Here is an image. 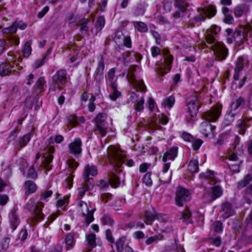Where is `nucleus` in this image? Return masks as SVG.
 Segmentation results:
<instances>
[{"mask_svg": "<svg viewBox=\"0 0 252 252\" xmlns=\"http://www.w3.org/2000/svg\"><path fill=\"white\" fill-rule=\"evenodd\" d=\"M108 155L111 164L115 167L120 168L124 163H126L129 167H132L134 165V161L132 159L126 160L123 152L115 147H109Z\"/></svg>", "mask_w": 252, "mask_h": 252, "instance_id": "obj_1", "label": "nucleus"}, {"mask_svg": "<svg viewBox=\"0 0 252 252\" xmlns=\"http://www.w3.org/2000/svg\"><path fill=\"white\" fill-rule=\"evenodd\" d=\"M67 71L65 69H60L52 76L49 82V89L55 92L57 89L61 90V86L67 82Z\"/></svg>", "mask_w": 252, "mask_h": 252, "instance_id": "obj_2", "label": "nucleus"}, {"mask_svg": "<svg viewBox=\"0 0 252 252\" xmlns=\"http://www.w3.org/2000/svg\"><path fill=\"white\" fill-rule=\"evenodd\" d=\"M209 40L207 47L213 51L216 59L219 61L225 60L228 55V50L225 45L218 40L212 41L210 38Z\"/></svg>", "mask_w": 252, "mask_h": 252, "instance_id": "obj_3", "label": "nucleus"}, {"mask_svg": "<svg viewBox=\"0 0 252 252\" xmlns=\"http://www.w3.org/2000/svg\"><path fill=\"white\" fill-rule=\"evenodd\" d=\"M162 53L164 56V63L157 64L156 68L157 73L160 76H164L170 70L173 58V56L169 54L168 49H164Z\"/></svg>", "mask_w": 252, "mask_h": 252, "instance_id": "obj_4", "label": "nucleus"}, {"mask_svg": "<svg viewBox=\"0 0 252 252\" xmlns=\"http://www.w3.org/2000/svg\"><path fill=\"white\" fill-rule=\"evenodd\" d=\"M222 107V105L220 103L213 106L202 114L203 119L210 123L217 121L221 114Z\"/></svg>", "mask_w": 252, "mask_h": 252, "instance_id": "obj_5", "label": "nucleus"}, {"mask_svg": "<svg viewBox=\"0 0 252 252\" xmlns=\"http://www.w3.org/2000/svg\"><path fill=\"white\" fill-rule=\"evenodd\" d=\"M43 207L44 204L42 203L38 202L34 204L33 200H30L25 205V208L32 212L34 217L38 220L44 218V216L41 212Z\"/></svg>", "mask_w": 252, "mask_h": 252, "instance_id": "obj_6", "label": "nucleus"}, {"mask_svg": "<svg viewBox=\"0 0 252 252\" xmlns=\"http://www.w3.org/2000/svg\"><path fill=\"white\" fill-rule=\"evenodd\" d=\"M198 11L199 14L194 17V20L196 22L204 21L205 20L204 15L209 18L214 17L216 14L217 9L215 6L209 5L199 8Z\"/></svg>", "mask_w": 252, "mask_h": 252, "instance_id": "obj_7", "label": "nucleus"}, {"mask_svg": "<svg viewBox=\"0 0 252 252\" xmlns=\"http://www.w3.org/2000/svg\"><path fill=\"white\" fill-rule=\"evenodd\" d=\"M191 199L190 194L188 190L183 188L178 189L176 192L175 202L177 205L183 206L185 203Z\"/></svg>", "mask_w": 252, "mask_h": 252, "instance_id": "obj_8", "label": "nucleus"}, {"mask_svg": "<svg viewBox=\"0 0 252 252\" xmlns=\"http://www.w3.org/2000/svg\"><path fill=\"white\" fill-rule=\"evenodd\" d=\"M106 115L104 113H99L95 118L96 129L102 136H105L107 133V124L105 121Z\"/></svg>", "mask_w": 252, "mask_h": 252, "instance_id": "obj_9", "label": "nucleus"}, {"mask_svg": "<svg viewBox=\"0 0 252 252\" xmlns=\"http://www.w3.org/2000/svg\"><path fill=\"white\" fill-rule=\"evenodd\" d=\"M248 64L249 61L246 57L241 56L238 58L235 62V67L233 75V78L235 80H238L239 79L241 71L244 67L247 66Z\"/></svg>", "mask_w": 252, "mask_h": 252, "instance_id": "obj_10", "label": "nucleus"}, {"mask_svg": "<svg viewBox=\"0 0 252 252\" xmlns=\"http://www.w3.org/2000/svg\"><path fill=\"white\" fill-rule=\"evenodd\" d=\"M109 179L108 181L100 180L99 182L98 186L101 189H104L108 187L109 184H111L115 188L118 187L120 184L119 176L114 172H111L109 175Z\"/></svg>", "mask_w": 252, "mask_h": 252, "instance_id": "obj_11", "label": "nucleus"}, {"mask_svg": "<svg viewBox=\"0 0 252 252\" xmlns=\"http://www.w3.org/2000/svg\"><path fill=\"white\" fill-rule=\"evenodd\" d=\"M135 70V67H130L128 71L127 78L128 81L133 83L139 91L145 92L146 90V87L142 80H137L136 79L134 74Z\"/></svg>", "mask_w": 252, "mask_h": 252, "instance_id": "obj_12", "label": "nucleus"}, {"mask_svg": "<svg viewBox=\"0 0 252 252\" xmlns=\"http://www.w3.org/2000/svg\"><path fill=\"white\" fill-rule=\"evenodd\" d=\"M216 127L207 121H203L199 126V130L206 137L213 138L215 135Z\"/></svg>", "mask_w": 252, "mask_h": 252, "instance_id": "obj_13", "label": "nucleus"}, {"mask_svg": "<svg viewBox=\"0 0 252 252\" xmlns=\"http://www.w3.org/2000/svg\"><path fill=\"white\" fill-rule=\"evenodd\" d=\"M189 112L191 116H195L199 109V102L196 94H193L187 100Z\"/></svg>", "mask_w": 252, "mask_h": 252, "instance_id": "obj_14", "label": "nucleus"}, {"mask_svg": "<svg viewBox=\"0 0 252 252\" xmlns=\"http://www.w3.org/2000/svg\"><path fill=\"white\" fill-rule=\"evenodd\" d=\"M82 141L79 138H77L68 145L69 153L78 158L82 153Z\"/></svg>", "mask_w": 252, "mask_h": 252, "instance_id": "obj_15", "label": "nucleus"}, {"mask_svg": "<svg viewBox=\"0 0 252 252\" xmlns=\"http://www.w3.org/2000/svg\"><path fill=\"white\" fill-rule=\"evenodd\" d=\"M104 59L102 56L100 57V59L98 63L97 66L96 68L94 80L98 85V87L99 89V85L103 79V71L104 69ZM100 90L98 89V93H99Z\"/></svg>", "mask_w": 252, "mask_h": 252, "instance_id": "obj_16", "label": "nucleus"}, {"mask_svg": "<svg viewBox=\"0 0 252 252\" xmlns=\"http://www.w3.org/2000/svg\"><path fill=\"white\" fill-rule=\"evenodd\" d=\"M220 31V28L217 26H212L209 29L206 31L205 33V39L207 43L209 42L210 38L212 39V41H216L217 35Z\"/></svg>", "mask_w": 252, "mask_h": 252, "instance_id": "obj_17", "label": "nucleus"}, {"mask_svg": "<svg viewBox=\"0 0 252 252\" xmlns=\"http://www.w3.org/2000/svg\"><path fill=\"white\" fill-rule=\"evenodd\" d=\"M234 210L232 207V204L226 201L222 204L221 210L220 211L222 217L224 219H227L234 214Z\"/></svg>", "mask_w": 252, "mask_h": 252, "instance_id": "obj_18", "label": "nucleus"}, {"mask_svg": "<svg viewBox=\"0 0 252 252\" xmlns=\"http://www.w3.org/2000/svg\"><path fill=\"white\" fill-rule=\"evenodd\" d=\"M17 69V66L9 63H4L0 64V75L5 76L10 73H14Z\"/></svg>", "mask_w": 252, "mask_h": 252, "instance_id": "obj_19", "label": "nucleus"}, {"mask_svg": "<svg viewBox=\"0 0 252 252\" xmlns=\"http://www.w3.org/2000/svg\"><path fill=\"white\" fill-rule=\"evenodd\" d=\"M222 194L221 188L217 186L212 188V193L207 192L204 194V198L207 199L208 202H212Z\"/></svg>", "mask_w": 252, "mask_h": 252, "instance_id": "obj_20", "label": "nucleus"}, {"mask_svg": "<svg viewBox=\"0 0 252 252\" xmlns=\"http://www.w3.org/2000/svg\"><path fill=\"white\" fill-rule=\"evenodd\" d=\"M9 219L11 229L13 231L16 229L20 223L17 210L15 208L11 210L9 215Z\"/></svg>", "mask_w": 252, "mask_h": 252, "instance_id": "obj_21", "label": "nucleus"}, {"mask_svg": "<svg viewBox=\"0 0 252 252\" xmlns=\"http://www.w3.org/2000/svg\"><path fill=\"white\" fill-rule=\"evenodd\" d=\"M27 24L22 22H19L18 23H14L11 26L4 28L2 32L3 33H15L17 31V28L21 30H24L27 28Z\"/></svg>", "mask_w": 252, "mask_h": 252, "instance_id": "obj_22", "label": "nucleus"}, {"mask_svg": "<svg viewBox=\"0 0 252 252\" xmlns=\"http://www.w3.org/2000/svg\"><path fill=\"white\" fill-rule=\"evenodd\" d=\"M97 174V169L95 166L94 165L87 164L84 168L83 174V179L88 180L89 176H95Z\"/></svg>", "mask_w": 252, "mask_h": 252, "instance_id": "obj_23", "label": "nucleus"}, {"mask_svg": "<svg viewBox=\"0 0 252 252\" xmlns=\"http://www.w3.org/2000/svg\"><path fill=\"white\" fill-rule=\"evenodd\" d=\"M178 153V148L173 147L167 150L162 157V160L166 162L168 160H173L177 157Z\"/></svg>", "mask_w": 252, "mask_h": 252, "instance_id": "obj_24", "label": "nucleus"}, {"mask_svg": "<svg viewBox=\"0 0 252 252\" xmlns=\"http://www.w3.org/2000/svg\"><path fill=\"white\" fill-rule=\"evenodd\" d=\"M245 27H242L233 33L234 40L239 45L245 41Z\"/></svg>", "mask_w": 252, "mask_h": 252, "instance_id": "obj_25", "label": "nucleus"}, {"mask_svg": "<svg viewBox=\"0 0 252 252\" xmlns=\"http://www.w3.org/2000/svg\"><path fill=\"white\" fill-rule=\"evenodd\" d=\"M245 102V99L240 96L231 103L230 110L238 114L239 112V108Z\"/></svg>", "mask_w": 252, "mask_h": 252, "instance_id": "obj_26", "label": "nucleus"}, {"mask_svg": "<svg viewBox=\"0 0 252 252\" xmlns=\"http://www.w3.org/2000/svg\"><path fill=\"white\" fill-rule=\"evenodd\" d=\"M200 176L206 179L208 181V183L210 184L213 185L220 182V180L216 178L215 173L212 171L209 170L205 173H202Z\"/></svg>", "mask_w": 252, "mask_h": 252, "instance_id": "obj_27", "label": "nucleus"}, {"mask_svg": "<svg viewBox=\"0 0 252 252\" xmlns=\"http://www.w3.org/2000/svg\"><path fill=\"white\" fill-rule=\"evenodd\" d=\"M144 216L146 219L144 222L148 224H152L155 219H158V215L157 214L154 210L152 211H146Z\"/></svg>", "mask_w": 252, "mask_h": 252, "instance_id": "obj_28", "label": "nucleus"}, {"mask_svg": "<svg viewBox=\"0 0 252 252\" xmlns=\"http://www.w3.org/2000/svg\"><path fill=\"white\" fill-rule=\"evenodd\" d=\"M174 5L178 10L185 12H186L189 6V3L187 0H175Z\"/></svg>", "mask_w": 252, "mask_h": 252, "instance_id": "obj_29", "label": "nucleus"}, {"mask_svg": "<svg viewBox=\"0 0 252 252\" xmlns=\"http://www.w3.org/2000/svg\"><path fill=\"white\" fill-rule=\"evenodd\" d=\"M64 243L67 250H69L73 247L75 243V240L73 233H70L66 235L64 238Z\"/></svg>", "mask_w": 252, "mask_h": 252, "instance_id": "obj_30", "label": "nucleus"}, {"mask_svg": "<svg viewBox=\"0 0 252 252\" xmlns=\"http://www.w3.org/2000/svg\"><path fill=\"white\" fill-rule=\"evenodd\" d=\"M25 194L27 195L34 193L36 190V186L35 184L32 181H27L25 183Z\"/></svg>", "mask_w": 252, "mask_h": 252, "instance_id": "obj_31", "label": "nucleus"}, {"mask_svg": "<svg viewBox=\"0 0 252 252\" xmlns=\"http://www.w3.org/2000/svg\"><path fill=\"white\" fill-rule=\"evenodd\" d=\"M101 224L103 225H108L113 227L115 223L113 219L109 215L104 214L100 219Z\"/></svg>", "mask_w": 252, "mask_h": 252, "instance_id": "obj_32", "label": "nucleus"}, {"mask_svg": "<svg viewBox=\"0 0 252 252\" xmlns=\"http://www.w3.org/2000/svg\"><path fill=\"white\" fill-rule=\"evenodd\" d=\"M115 76V69L114 68L110 69L108 72L107 79L109 82V86L111 88H115L117 85L116 80H114Z\"/></svg>", "mask_w": 252, "mask_h": 252, "instance_id": "obj_33", "label": "nucleus"}, {"mask_svg": "<svg viewBox=\"0 0 252 252\" xmlns=\"http://www.w3.org/2000/svg\"><path fill=\"white\" fill-rule=\"evenodd\" d=\"M252 180V176L248 174L246 175L243 179L237 183V188L241 189L248 185Z\"/></svg>", "mask_w": 252, "mask_h": 252, "instance_id": "obj_34", "label": "nucleus"}, {"mask_svg": "<svg viewBox=\"0 0 252 252\" xmlns=\"http://www.w3.org/2000/svg\"><path fill=\"white\" fill-rule=\"evenodd\" d=\"M55 151V148L53 146H48L46 148L47 153L44 156V163L50 164L53 159V156L51 154Z\"/></svg>", "mask_w": 252, "mask_h": 252, "instance_id": "obj_35", "label": "nucleus"}, {"mask_svg": "<svg viewBox=\"0 0 252 252\" xmlns=\"http://www.w3.org/2000/svg\"><path fill=\"white\" fill-rule=\"evenodd\" d=\"M237 115L234 112L230 111L225 115L224 120V124L226 126L230 125L234 121L235 116Z\"/></svg>", "mask_w": 252, "mask_h": 252, "instance_id": "obj_36", "label": "nucleus"}, {"mask_svg": "<svg viewBox=\"0 0 252 252\" xmlns=\"http://www.w3.org/2000/svg\"><path fill=\"white\" fill-rule=\"evenodd\" d=\"M134 28L141 32H146L148 31V27L145 23L142 22H133Z\"/></svg>", "mask_w": 252, "mask_h": 252, "instance_id": "obj_37", "label": "nucleus"}, {"mask_svg": "<svg viewBox=\"0 0 252 252\" xmlns=\"http://www.w3.org/2000/svg\"><path fill=\"white\" fill-rule=\"evenodd\" d=\"M188 170L191 173H195L198 170V162L197 159H191L188 165Z\"/></svg>", "mask_w": 252, "mask_h": 252, "instance_id": "obj_38", "label": "nucleus"}, {"mask_svg": "<svg viewBox=\"0 0 252 252\" xmlns=\"http://www.w3.org/2000/svg\"><path fill=\"white\" fill-rule=\"evenodd\" d=\"M46 81L43 77H40L38 78L34 85V87L38 90V92H41L44 91V86L45 85Z\"/></svg>", "mask_w": 252, "mask_h": 252, "instance_id": "obj_39", "label": "nucleus"}, {"mask_svg": "<svg viewBox=\"0 0 252 252\" xmlns=\"http://www.w3.org/2000/svg\"><path fill=\"white\" fill-rule=\"evenodd\" d=\"M32 41L29 40L27 41L24 45V47L23 49V54L25 57L28 58L31 54L32 52Z\"/></svg>", "mask_w": 252, "mask_h": 252, "instance_id": "obj_40", "label": "nucleus"}, {"mask_svg": "<svg viewBox=\"0 0 252 252\" xmlns=\"http://www.w3.org/2000/svg\"><path fill=\"white\" fill-rule=\"evenodd\" d=\"M144 98L143 97H140L136 100L134 102V109L137 112H141L144 109Z\"/></svg>", "mask_w": 252, "mask_h": 252, "instance_id": "obj_41", "label": "nucleus"}, {"mask_svg": "<svg viewBox=\"0 0 252 252\" xmlns=\"http://www.w3.org/2000/svg\"><path fill=\"white\" fill-rule=\"evenodd\" d=\"M89 23L90 21L89 20L85 19L79 24L80 31L82 33L88 34Z\"/></svg>", "mask_w": 252, "mask_h": 252, "instance_id": "obj_42", "label": "nucleus"}, {"mask_svg": "<svg viewBox=\"0 0 252 252\" xmlns=\"http://www.w3.org/2000/svg\"><path fill=\"white\" fill-rule=\"evenodd\" d=\"M105 23V20L104 16H101L98 17L95 26L96 32H100L102 29Z\"/></svg>", "mask_w": 252, "mask_h": 252, "instance_id": "obj_43", "label": "nucleus"}, {"mask_svg": "<svg viewBox=\"0 0 252 252\" xmlns=\"http://www.w3.org/2000/svg\"><path fill=\"white\" fill-rule=\"evenodd\" d=\"M237 126L239 129V132L240 134L243 135L246 130L247 126L245 121L243 119H239L237 121Z\"/></svg>", "mask_w": 252, "mask_h": 252, "instance_id": "obj_44", "label": "nucleus"}, {"mask_svg": "<svg viewBox=\"0 0 252 252\" xmlns=\"http://www.w3.org/2000/svg\"><path fill=\"white\" fill-rule=\"evenodd\" d=\"M175 103V98L171 95L163 100L162 105L165 107H168L169 108L172 107Z\"/></svg>", "mask_w": 252, "mask_h": 252, "instance_id": "obj_45", "label": "nucleus"}, {"mask_svg": "<svg viewBox=\"0 0 252 252\" xmlns=\"http://www.w3.org/2000/svg\"><path fill=\"white\" fill-rule=\"evenodd\" d=\"M31 139V136L29 134H27L24 135L22 137H21L19 142V148L18 150H20L21 148L25 146L28 142L30 141Z\"/></svg>", "mask_w": 252, "mask_h": 252, "instance_id": "obj_46", "label": "nucleus"}, {"mask_svg": "<svg viewBox=\"0 0 252 252\" xmlns=\"http://www.w3.org/2000/svg\"><path fill=\"white\" fill-rule=\"evenodd\" d=\"M181 219H183V220L188 222H191V213L188 208H186L184 211H183L181 213Z\"/></svg>", "mask_w": 252, "mask_h": 252, "instance_id": "obj_47", "label": "nucleus"}, {"mask_svg": "<svg viewBox=\"0 0 252 252\" xmlns=\"http://www.w3.org/2000/svg\"><path fill=\"white\" fill-rule=\"evenodd\" d=\"M93 188V183L90 182V185H87V187H84L82 186V187L78 189L79 193L78 195V199H81L83 196L84 195L85 192L88 191Z\"/></svg>", "mask_w": 252, "mask_h": 252, "instance_id": "obj_48", "label": "nucleus"}, {"mask_svg": "<svg viewBox=\"0 0 252 252\" xmlns=\"http://www.w3.org/2000/svg\"><path fill=\"white\" fill-rule=\"evenodd\" d=\"M16 164L19 167V169L21 171L25 173V170L28 166V163L27 161L23 158H20L16 161Z\"/></svg>", "mask_w": 252, "mask_h": 252, "instance_id": "obj_49", "label": "nucleus"}, {"mask_svg": "<svg viewBox=\"0 0 252 252\" xmlns=\"http://www.w3.org/2000/svg\"><path fill=\"white\" fill-rule=\"evenodd\" d=\"M94 209H92L90 211H88V213H86L85 215H83V216L85 217V222L88 225L91 222H92L94 220Z\"/></svg>", "mask_w": 252, "mask_h": 252, "instance_id": "obj_50", "label": "nucleus"}, {"mask_svg": "<svg viewBox=\"0 0 252 252\" xmlns=\"http://www.w3.org/2000/svg\"><path fill=\"white\" fill-rule=\"evenodd\" d=\"M124 39H125V36L122 31H117L116 32L114 40L117 44L122 43Z\"/></svg>", "mask_w": 252, "mask_h": 252, "instance_id": "obj_51", "label": "nucleus"}, {"mask_svg": "<svg viewBox=\"0 0 252 252\" xmlns=\"http://www.w3.org/2000/svg\"><path fill=\"white\" fill-rule=\"evenodd\" d=\"M244 6L243 5H239L234 9V15L237 17H241L244 13Z\"/></svg>", "mask_w": 252, "mask_h": 252, "instance_id": "obj_52", "label": "nucleus"}, {"mask_svg": "<svg viewBox=\"0 0 252 252\" xmlns=\"http://www.w3.org/2000/svg\"><path fill=\"white\" fill-rule=\"evenodd\" d=\"M113 90V93L109 94V97L113 101L116 100L121 94V93L117 90V85H116L115 88H111Z\"/></svg>", "mask_w": 252, "mask_h": 252, "instance_id": "obj_53", "label": "nucleus"}, {"mask_svg": "<svg viewBox=\"0 0 252 252\" xmlns=\"http://www.w3.org/2000/svg\"><path fill=\"white\" fill-rule=\"evenodd\" d=\"M78 206L82 212L83 215H85L86 213H88V211L91 210L89 209L87 204L83 201H80Z\"/></svg>", "mask_w": 252, "mask_h": 252, "instance_id": "obj_54", "label": "nucleus"}, {"mask_svg": "<svg viewBox=\"0 0 252 252\" xmlns=\"http://www.w3.org/2000/svg\"><path fill=\"white\" fill-rule=\"evenodd\" d=\"M192 143V147L194 150L196 151L199 149L200 147L203 143V141L200 139H194L191 142Z\"/></svg>", "mask_w": 252, "mask_h": 252, "instance_id": "obj_55", "label": "nucleus"}, {"mask_svg": "<svg viewBox=\"0 0 252 252\" xmlns=\"http://www.w3.org/2000/svg\"><path fill=\"white\" fill-rule=\"evenodd\" d=\"M151 173L148 172L144 176L143 178V182L147 186L150 187L152 185V181L151 178Z\"/></svg>", "mask_w": 252, "mask_h": 252, "instance_id": "obj_56", "label": "nucleus"}, {"mask_svg": "<svg viewBox=\"0 0 252 252\" xmlns=\"http://www.w3.org/2000/svg\"><path fill=\"white\" fill-rule=\"evenodd\" d=\"M125 241V238H120L116 242V249L118 252H122L124 250V245Z\"/></svg>", "mask_w": 252, "mask_h": 252, "instance_id": "obj_57", "label": "nucleus"}, {"mask_svg": "<svg viewBox=\"0 0 252 252\" xmlns=\"http://www.w3.org/2000/svg\"><path fill=\"white\" fill-rule=\"evenodd\" d=\"M87 240L89 245L94 247L95 244V235L94 234H91L87 237Z\"/></svg>", "mask_w": 252, "mask_h": 252, "instance_id": "obj_58", "label": "nucleus"}, {"mask_svg": "<svg viewBox=\"0 0 252 252\" xmlns=\"http://www.w3.org/2000/svg\"><path fill=\"white\" fill-rule=\"evenodd\" d=\"M172 171H171L169 175H167L166 173L164 174L163 173L162 175L160 178V180L162 182H163L164 183H169L172 178Z\"/></svg>", "mask_w": 252, "mask_h": 252, "instance_id": "obj_59", "label": "nucleus"}, {"mask_svg": "<svg viewBox=\"0 0 252 252\" xmlns=\"http://www.w3.org/2000/svg\"><path fill=\"white\" fill-rule=\"evenodd\" d=\"M27 177L32 179H36L37 177V174L33 168V166H32L28 171Z\"/></svg>", "mask_w": 252, "mask_h": 252, "instance_id": "obj_60", "label": "nucleus"}, {"mask_svg": "<svg viewBox=\"0 0 252 252\" xmlns=\"http://www.w3.org/2000/svg\"><path fill=\"white\" fill-rule=\"evenodd\" d=\"M105 237L106 240L111 244L114 242V239L113 238L112 231L110 229H107L105 231Z\"/></svg>", "mask_w": 252, "mask_h": 252, "instance_id": "obj_61", "label": "nucleus"}, {"mask_svg": "<svg viewBox=\"0 0 252 252\" xmlns=\"http://www.w3.org/2000/svg\"><path fill=\"white\" fill-rule=\"evenodd\" d=\"M162 239V237H160L159 235H155L154 236L148 238L145 241L146 245H150L153 242H157L158 240Z\"/></svg>", "mask_w": 252, "mask_h": 252, "instance_id": "obj_62", "label": "nucleus"}, {"mask_svg": "<svg viewBox=\"0 0 252 252\" xmlns=\"http://www.w3.org/2000/svg\"><path fill=\"white\" fill-rule=\"evenodd\" d=\"M213 228L215 232H221L222 230V224L220 221H215L213 224Z\"/></svg>", "mask_w": 252, "mask_h": 252, "instance_id": "obj_63", "label": "nucleus"}, {"mask_svg": "<svg viewBox=\"0 0 252 252\" xmlns=\"http://www.w3.org/2000/svg\"><path fill=\"white\" fill-rule=\"evenodd\" d=\"M145 13V9L141 6L136 7L133 11V14L135 16H141L144 15Z\"/></svg>", "mask_w": 252, "mask_h": 252, "instance_id": "obj_64", "label": "nucleus"}]
</instances>
